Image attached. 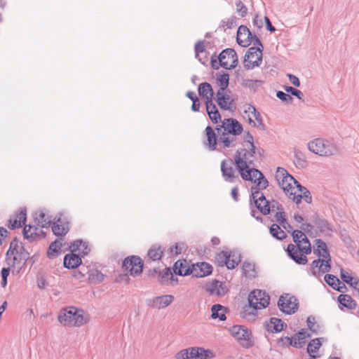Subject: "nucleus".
I'll return each instance as SVG.
<instances>
[{"instance_id": "f8f14e48", "label": "nucleus", "mask_w": 359, "mask_h": 359, "mask_svg": "<svg viewBox=\"0 0 359 359\" xmlns=\"http://www.w3.org/2000/svg\"><path fill=\"white\" fill-rule=\"evenodd\" d=\"M221 171L224 180L229 182H234L238 178L239 170L234 167V163L231 159L223 160L221 163Z\"/></svg>"}, {"instance_id": "5701e85b", "label": "nucleus", "mask_w": 359, "mask_h": 359, "mask_svg": "<svg viewBox=\"0 0 359 359\" xmlns=\"http://www.w3.org/2000/svg\"><path fill=\"white\" fill-rule=\"evenodd\" d=\"M41 233H42L41 229L34 226H25L23 229L25 238L29 241H34L41 237Z\"/></svg>"}, {"instance_id": "a211bd4d", "label": "nucleus", "mask_w": 359, "mask_h": 359, "mask_svg": "<svg viewBox=\"0 0 359 359\" xmlns=\"http://www.w3.org/2000/svg\"><path fill=\"white\" fill-rule=\"evenodd\" d=\"M252 34L249 29L244 25H241L237 32V43L243 46L248 47L251 43Z\"/></svg>"}, {"instance_id": "c85d7f7f", "label": "nucleus", "mask_w": 359, "mask_h": 359, "mask_svg": "<svg viewBox=\"0 0 359 359\" xmlns=\"http://www.w3.org/2000/svg\"><path fill=\"white\" fill-rule=\"evenodd\" d=\"M198 93L201 96L203 97L205 100H212L213 90L211 85L207 82L202 83L199 85Z\"/></svg>"}, {"instance_id": "e433bc0d", "label": "nucleus", "mask_w": 359, "mask_h": 359, "mask_svg": "<svg viewBox=\"0 0 359 359\" xmlns=\"http://www.w3.org/2000/svg\"><path fill=\"white\" fill-rule=\"evenodd\" d=\"M196 359H210L215 356L211 350L202 347H196Z\"/></svg>"}, {"instance_id": "f257e3e1", "label": "nucleus", "mask_w": 359, "mask_h": 359, "mask_svg": "<svg viewBox=\"0 0 359 359\" xmlns=\"http://www.w3.org/2000/svg\"><path fill=\"white\" fill-rule=\"evenodd\" d=\"M217 133L210 126H207L205 132L210 150H218L235 148L239 143L238 136L243 130L242 125L235 118H224L222 124L215 128Z\"/></svg>"}, {"instance_id": "13d9d810", "label": "nucleus", "mask_w": 359, "mask_h": 359, "mask_svg": "<svg viewBox=\"0 0 359 359\" xmlns=\"http://www.w3.org/2000/svg\"><path fill=\"white\" fill-rule=\"evenodd\" d=\"M277 97H278L280 100L285 102H290L292 101L293 98L291 95L283 93V91H278L276 93Z\"/></svg>"}, {"instance_id": "aec40b11", "label": "nucleus", "mask_w": 359, "mask_h": 359, "mask_svg": "<svg viewBox=\"0 0 359 359\" xmlns=\"http://www.w3.org/2000/svg\"><path fill=\"white\" fill-rule=\"evenodd\" d=\"M216 101L219 107L224 110H229L231 108L233 100L229 95L225 94L224 91L217 90L216 93Z\"/></svg>"}, {"instance_id": "6e6552de", "label": "nucleus", "mask_w": 359, "mask_h": 359, "mask_svg": "<svg viewBox=\"0 0 359 359\" xmlns=\"http://www.w3.org/2000/svg\"><path fill=\"white\" fill-rule=\"evenodd\" d=\"M255 149L249 148L248 150L245 148H241L237 150L234 156V161L238 170L248 168V167L253 164L252 158L255 154Z\"/></svg>"}, {"instance_id": "393cba45", "label": "nucleus", "mask_w": 359, "mask_h": 359, "mask_svg": "<svg viewBox=\"0 0 359 359\" xmlns=\"http://www.w3.org/2000/svg\"><path fill=\"white\" fill-rule=\"evenodd\" d=\"M325 281L334 290H336L339 292H343V289L346 287L345 285L341 283L339 278L332 274L325 275Z\"/></svg>"}, {"instance_id": "5fc2aeb1", "label": "nucleus", "mask_w": 359, "mask_h": 359, "mask_svg": "<svg viewBox=\"0 0 359 359\" xmlns=\"http://www.w3.org/2000/svg\"><path fill=\"white\" fill-rule=\"evenodd\" d=\"M341 278L342 280L347 284H351V283L353 281V280L355 278L352 276L348 272L344 271V269H341Z\"/></svg>"}, {"instance_id": "2f4dec72", "label": "nucleus", "mask_w": 359, "mask_h": 359, "mask_svg": "<svg viewBox=\"0 0 359 359\" xmlns=\"http://www.w3.org/2000/svg\"><path fill=\"white\" fill-rule=\"evenodd\" d=\"M222 254L225 259V264L229 269H234L241 262L240 257L238 255L231 253L227 255L226 252H222Z\"/></svg>"}, {"instance_id": "864d4df0", "label": "nucleus", "mask_w": 359, "mask_h": 359, "mask_svg": "<svg viewBox=\"0 0 359 359\" xmlns=\"http://www.w3.org/2000/svg\"><path fill=\"white\" fill-rule=\"evenodd\" d=\"M1 278H2V280L1 282V285L2 287L4 288L7 285V278L10 274V268L9 267L3 268L1 269Z\"/></svg>"}, {"instance_id": "69168bd1", "label": "nucleus", "mask_w": 359, "mask_h": 359, "mask_svg": "<svg viewBox=\"0 0 359 359\" xmlns=\"http://www.w3.org/2000/svg\"><path fill=\"white\" fill-rule=\"evenodd\" d=\"M278 344L281 347L289 346V344H291V337H281L278 340Z\"/></svg>"}, {"instance_id": "2eb2a0df", "label": "nucleus", "mask_w": 359, "mask_h": 359, "mask_svg": "<svg viewBox=\"0 0 359 359\" xmlns=\"http://www.w3.org/2000/svg\"><path fill=\"white\" fill-rule=\"evenodd\" d=\"M123 267L128 271L132 276H137L142 273L143 264L142 259L136 256L127 257L123 263Z\"/></svg>"}, {"instance_id": "8fccbe9b", "label": "nucleus", "mask_w": 359, "mask_h": 359, "mask_svg": "<svg viewBox=\"0 0 359 359\" xmlns=\"http://www.w3.org/2000/svg\"><path fill=\"white\" fill-rule=\"evenodd\" d=\"M294 153L297 163L301 166H304V164H306V158L304 154L301 151L297 149H295Z\"/></svg>"}, {"instance_id": "79ce46f5", "label": "nucleus", "mask_w": 359, "mask_h": 359, "mask_svg": "<svg viewBox=\"0 0 359 359\" xmlns=\"http://www.w3.org/2000/svg\"><path fill=\"white\" fill-rule=\"evenodd\" d=\"M200 269V272H197L195 273L196 276L204 277L212 273V266L205 262L201 263L200 265L198 266Z\"/></svg>"}, {"instance_id": "a878e982", "label": "nucleus", "mask_w": 359, "mask_h": 359, "mask_svg": "<svg viewBox=\"0 0 359 359\" xmlns=\"http://www.w3.org/2000/svg\"><path fill=\"white\" fill-rule=\"evenodd\" d=\"M292 235L293 241L295 243L294 245H297V244L304 245L302 248L308 251V248L306 249L305 247L307 248L306 245L311 243L304 233L299 230H294L292 231Z\"/></svg>"}, {"instance_id": "473e14b6", "label": "nucleus", "mask_w": 359, "mask_h": 359, "mask_svg": "<svg viewBox=\"0 0 359 359\" xmlns=\"http://www.w3.org/2000/svg\"><path fill=\"white\" fill-rule=\"evenodd\" d=\"M216 81L217 85L219 86L218 90L224 92L229 86V75L228 73L222 72L217 74Z\"/></svg>"}, {"instance_id": "338daca9", "label": "nucleus", "mask_w": 359, "mask_h": 359, "mask_svg": "<svg viewBox=\"0 0 359 359\" xmlns=\"http://www.w3.org/2000/svg\"><path fill=\"white\" fill-rule=\"evenodd\" d=\"M176 359H189L187 348L182 349L175 355Z\"/></svg>"}, {"instance_id": "0e129e2a", "label": "nucleus", "mask_w": 359, "mask_h": 359, "mask_svg": "<svg viewBox=\"0 0 359 359\" xmlns=\"http://www.w3.org/2000/svg\"><path fill=\"white\" fill-rule=\"evenodd\" d=\"M208 116L211 121L214 123H217L221 120V116L217 109L208 114Z\"/></svg>"}, {"instance_id": "37998d69", "label": "nucleus", "mask_w": 359, "mask_h": 359, "mask_svg": "<svg viewBox=\"0 0 359 359\" xmlns=\"http://www.w3.org/2000/svg\"><path fill=\"white\" fill-rule=\"evenodd\" d=\"M321 346V343L319 339H312L307 347L308 353L312 357V354L316 353V351L319 349Z\"/></svg>"}, {"instance_id": "f3484780", "label": "nucleus", "mask_w": 359, "mask_h": 359, "mask_svg": "<svg viewBox=\"0 0 359 359\" xmlns=\"http://www.w3.org/2000/svg\"><path fill=\"white\" fill-rule=\"evenodd\" d=\"M330 262L331 258L325 259L319 257V259L314 260L311 264L312 274L316 276L328 272L331 268Z\"/></svg>"}, {"instance_id": "9b49d317", "label": "nucleus", "mask_w": 359, "mask_h": 359, "mask_svg": "<svg viewBox=\"0 0 359 359\" xmlns=\"http://www.w3.org/2000/svg\"><path fill=\"white\" fill-rule=\"evenodd\" d=\"M262 61V52L260 47H251L245 55L244 64L247 69L258 67Z\"/></svg>"}, {"instance_id": "bb28decb", "label": "nucleus", "mask_w": 359, "mask_h": 359, "mask_svg": "<svg viewBox=\"0 0 359 359\" xmlns=\"http://www.w3.org/2000/svg\"><path fill=\"white\" fill-rule=\"evenodd\" d=\"M62 238H59L53 242L47 251V255L49 258H54L57 257L60 253L62 247Z\"/></svg>"}, {"instance_id": "20e7f679", "label": "nucleus", "mask_w": 359, "mask_h": 359, "mask_svg": "<svg viewBox=\"0 0 359 359\" xmlns=\"http://www.w3.org/2000/svg\"><path fill=\"white\" fill-rule=\"evenodd\" d=\"M275 178L284 193L290 198V194L297 189L299 183L283 168H278Z\"/></svg>"}, {"instance_id": "58836bf2", "label": "nucleus", "mask_w": 359, "mask_h": 359, "mask_svg": "<svg viewBox=\"0 0 359 359\" xmlns=\"http://www.w3.org/2000/svg\"><path fill=\"white\" fill-rule=\"evenodd\" d=\"M271 234L278 240H283L286 237V233L283 231L279 225L273 224L270 228Z\"/></svg>"}, {"instance_id": "4c0bfd02", "label": "nucleus", "mask_w": 359, "mask_h": 359, "mask_svg": "<svg viewBox=\"0 0 359 359\" xmlns=\"http://www.w3.org/2000/svg\"><path fill=\"white\" fill-rule=\"evenodd\" d=\"M163 252V251L160 246L156 247L154 245L150 248L147 255L149 259L153 261H156L161 259Z\"/></svg>"}, {"instance_id": "49530a36", "label": "nucleus", "mask_w": 359, "mask_h": 359, "mask_svg": "<svg viewBox=\"0 0 359 359\" xmlns=\"http://www.w3.org/2000/svg\"><path fill=\"white\" fill-rule=\"evenodd\" d=\"M174 273L176 275L185 276L187 274L188 270L183 266L182 262H176L173 267Z\"/></svg>"}, {"instance_id": "6e6d98bb", "label": "nucleus", "mask_w": 359, "mask_h": 359, "mask_svg": "<svg viewBox=\"0 0 359 359\" xmlns=\"http://www.w3.org/2000/svg\"><path fill=\"white\" fill-rule=\"evenodd\" d=\"M237 12L241 17H245L248 13V8L241 1L236 4Z\"/></svg>"}, {"instance_id": "423d86ee", "label": "nucleus", "mask_w": 359, "mask_h": 359, "mask_svg": "<svg viewBox=\"0 0 359 359\" xmlns=\"http://www.w3.org/2000/svg\"><path fill=\"white\" fill-rule=\"evenodd\" d=\"M239 173L244 180L253 182L256 184L254 187L259 188V190L266 189L269 185L264 175L255 168L248 167V168L239 170Z\"/></svg>"}, {"instance_id": "cd10ccee", "label": "nucleus", "mask_w": 359, "mask_h": 359, "mask_svg": "<svg viewBox=\"0 0 359 359\" xmlns=\"http://www.w3.org/2000/svg\"><path fill=\"white\" fill-rule=\"evenodd\" d=\"M26 221V210H22L18 215L9 219L11 229L21 227Z\"/></svg>"}, {"instance_id": "7c9ffc66", "label": "nucleus", "mask_w": 359, "mask_h": 359, "mask_svg": "<svg viewBox=\"0 0 359 359\" xmlns=\"http://www.w3.org/2000/svg\"><path fill=\"white\" fill-rule=\"evenodd\" d=\"M316 249L313 250L314 253H316L319 257H323L325 259L330 258V254L328 252L327 245L323 241L318 239L316 240Z\"/></svg>"}, {"instance_id": "4be33fe9", "label": "nucleus", "mask_w": 359, "mask_h": 359, "mask_svg": "<svg viewBox=\"0 0 359 359\" xmlns=\"http://www.w3.org/2000/svg\"><path fill=\"white\" fill-rule=\"evenodd\" d=\"M52 231L56 236H62L69 231V224L59 217L56 222H54L52 226Z\"/></svg>"}, {"instance_id": "7ed1b4c3", "label": "nucleus", "mask_w": 359, "mask_h": 359, "mask_svg": "<svg viewBox=\"0 0 359 359\" xmlns=\"http://www.w3.org/2000/svg\"><path fill=\"white\" fill-rule=\"evenodd\" d=\"M307 147L311 152L320 156H332L338 152V148L333 142L323 138L310 141Z\"/></svg>"}, {"instance_id": "3c124183", "label": "nucleus", "mask_w": 359, "mask_h": 359, "mask_svg": "<svg viewBox=\"0 0 359 359\" xmlns=\"http://www.w3.org/2000/svg\"><path fill=\"white\" fill-rule=\"evenodd\" d=\"M205 52V46H204V43L202 41H198L196 43L195 45V53H196V57L198 58V60L204 64L205 63V61H203L201 58L199 57V54L200 53H203Z\"/></svg>"}, {"instance_id": "09e8293b", "label": "nucleus", "mask_w": 359, "mask_h": 359, "mask_svg": "<svg viewBox=\"0 0 359 359\" xmlns=\"http://www.w3.org/2000/svg\"><path fill=\"white\" fill-rule=\"evenodd\" d=\"M268 205H269L267 207L269 209V213L271 212H276L280 210H281L283 209V205L275 200H272L271 201H268Z\"/></svg>"}, {"instance_id": "9d476101", "label": "nucleus", "mask_w": 359, "mask_h": 359, "mask_svg": "<svg viewBox=\"0 0 359 359\" xmlns=\"http://www.w3.org/2000/svg\"><path fill=\"white\" fill-rule=\"evenodd\" d=\"M219 66L226 69H233L238 64V57L232 48H226L222 51L218 57Z\"/></svg>"}, {"instance_id": "f704fd0d", "label": "nucleus", "mask_w": 359, "mask_h": 359, "mask_svg": "<svg viewBox=\"0 0 359 359\" xmlns=\"http://www.w3.org/2000/svg\"><path fill=\"white\" fill-rule=\"evenodd\" d=\"M338 301L342 306L349 309H355L357 306L355 302L348 294H340Z\"/></svg>"}, {"instance_id": "c9c22d12", "label": "nucleus", "mask_w": 359, "mask_h": 359, "mask_svg": "<svg viewBox=\"0 0 359 359\" xmlns=\"http://www.w3.org/2000/svg\"><path fill=\"white\" fill-rule=\"evenodd\" d=\"M159 281L161 284H173L174 275L170 269H165L159 275Z\"/></svg>"}, {"instance_id": "f03ea898", "label": "nucleus", "mask_w": 359, "mask_h": 359, "mask_svg": "<svg viewBox=\"0 0 359 359\" xmlns=\"http://www.w3.org/2000/svg\"><path fill=\"white\" fill-rule=\"evenodd\" d=\"M58 320L64 326L80 327L89 322L90 316L83 309L69 306L60 312Z\"/></svg>"}, {"instance_id": "bf43d9fd", "label": "nucleus", "mask_w": 359, "mask_h": 359, "mask_svg": "<svg viewBox=\"0 0 359 359\" xmlns=\"http://www.w3.org/2000/svg\"><path fill=\"white\" fill-rule=\"evenodd\" d=\"M258 82V80L244 79L243 81L242 85L247 88H254L257 86V83Z\"/></svg>"}, {"instance_id": "a19ab883", "label": "nucleus", "mask_w": 359, "mask_h": 359, "mask_svg": "<svg viewBox=\"0 0 359 359\" xmlns=\"http://www.w3.org/2000/svg\"><path fill=\"white\" fill-rule=\"evenodd\" d=\"M314 224L316 228L322 233H326L332 230L330 224L324 219L318 218Z\"/></svg>"}, {"instance_id": "a18cd8bd", "label": "nucleus", "mask_w": 359, "mask_h": 359, "mask_svg": "<svg viewBox=\"0 0 359 359\" xmlns=\"http://www.w3.org/2000/svg\"><path fill=\"white\" fill-rule=\"evenodd\" d=\"M271 323L273 325V330L276 332L282 331L286 326V324H285L280 319L276 318H271Z\"/></svg>"}, {"instance_id": "774afa93", "label": "nucleus", "mask_w": 359, "mask_h": 359, "mask_svg": "<svg viewBox=\"0 0 359 359\" xmlns=\"http://www.w3.org/2000/svg\"><path fill=\"white\" fill-rule=\"evenodd\" d=\"M287 76L289 78V80L290 81L294 86H297V87H299L300 86V82H299V79L293 75V74H287Z\"/></svg>"}, {"instance_id": "ddd939ff", "label": "nucleus", "mask_w": 359, "mask_h": 359, "mask_svg": "<svg viewBox=\"0 0 359 359\" xmlns=\"http://www.w3.org/2000/svg\"><path fill=\"white\" fill-rule=\"evenodd\" d=\"M278 306L280 311L287 313H294L298 309L297 300L289 294L282 295L279 298Z\"/></svg>"}, {"instance_id": "dca6fc26", "label": "nucleus", "mask_w": 359, "mask_h": 359, "mask_svg": "<svg viewBox=\"0 0 359 359\" xmlns=\"http://www.w3.org/2000/svg\"><path fill=\"white\" fill-rule=\"evenodd\" d=\"M295 203L299 204L302 199H304L307 203H311L312 201V197L310 191L300 184L297 185L296 191L290 194V198Z\"/></svg>"}, {"instance_id": "b1692460", "label": "nucleus", "mask_w": 359, "mask_h": 359, "mask_svg": "<svg viewBox=\"0 0 359 359\" xmlns=\"http://www.w3.org/2000/svg\"><path fill=\"white\" fill-rule=\"evenodd\" d=\"M81 263V259L76 254H67L64 258V266L67 269H75Z\"/></svg>"}, {"instance_id": "680f3d73", "label": "nucleus", "mask_w": 359, "mask_h": 359, "mask_svg": "<svg viewBox=\"0 0 359 359\" xmlns=\"http://www.w3.org/2000/svg\"><path fill=\"white\" fill-rule=\"evenodd\" d=\"M205 107L208 114L217 109L216 105L212 102V100H205Z\"/></svg>"}, {"instance_id": "39448f33", "label": "nucleus", "mask_w": 359, "mask_h": 359, "mask_svg": "<svg viewBox=\"0 0 359 359\" xmlns=\"http://www.w3.org/2000/svg\"><path fill=\"white\" fill-rule=\"evenodd\" d=\"M304 245L302 244H297V245L289 244L287 248L288 256L298 264L305 265L308 262L306 255L311 252V244H308L307 248L305 247L306 249L308 248V251L302 248Z\"/></svg>"}, {"instance_id": "052dcab7", "label": "nucleus", "mask_w": 359, "mask_h": 359, "mask_svg": "<svg viewBox=\"0 0 359 359\" xmlns=\"http://www.w3.org/2000/svg\"><path fill=\"white\" fill-rule=\"evenodd\" d=\"M183 249H184L183 244H176L175 245L172 246L170 250L171 255H178L182 252Z\"/></svg>"}, {"instance_id": "6ab92c4d", "label": "nucleus", "mask_w": 359, "mask_h": 359, "mask_svg": "<svg viewBox=\"0 0 359 359\" xmlns=\"http://www.w3.org/2000/svg\"><path fill=\"white\" fill-rule=\"evenodd\" d=\"M174 297L165 294L156 297L151 300V306L157 309H162L169 306L173 301Z\"/></svg>"}, {"instance_id": "c756f323", "label": "nucleus", "mask_w": 359, "mask_h": 359, "mask_svg": "<svg viewBox=\"0 0 359 359\" xmlns=\"http://www.w3.org/2000/svg\"><path fill=\"white\" fill-rule=\"evenodd\" d=\"M35 222L41 227H48L51 224V220L43 210H39L34 215Z\"/></svg>"}, {"instance_id": "0eeeda50", "label": "nucleus", "mask_w": 359, "mask_h": 359, "mask_svg": "<svg viewBox=\"0 0 359 359\" xmlns=\"http://www.w3.org/2000/svg\"><path fill=\"white\" fill-rule=\"evenodd\" d=\"M231 334L245 348L252 346L254 342L251 332L242 325H233L229 329Z\"/></svg>"}, {"instance_id": "412c9836", "label": "nucleus", "mask_w": 359, "mask_h": 359, "mask_svg": "<svg viewBox=\"0 0 359 359\" xmlns=\"http://www.w3.org/2000/svg\"><path fill=\"white\" fill-rule=\"evenodd\" d=\"M208 291L212 295L223 296L226 293L227 288L223 283L219 280H214L209 285Z\"/></svg>"}, {"instance_id": "1a4fd4ad", "label": "nucleus", "mask_w": 359, "mask_h": 359, "mask_svg": "<svg viewBox=\"0 0 359 359\" xmlns=\"http://www.w3.org/2000/svg\"><path fill=\"white\" fill-rule=\"evenodd\" d=\"M269 296L264 291L253 290L248 297L249 309L257 310L266 308L269 304Z\"/></svg>"}, {"instance_id": "ea45409f", "label": "nucleus", "mask_w": 359, "mask_h": 359, "mask_svg": "<svg viewBox=\"0 0 359 359\" xmlns=\"http://www.w3.org/2000/svg\"><path fill=\"white\" fill-rule=\"evenodd\" d=\"M243 271L247 277L254 278L256 276L255 266L252 263L245 262L243 265Z\"/></svg>"}, {"instance_id": "4468645a", "label": "nucleus", "mask_w": 359, "mask_h": 359, "mask_svg": "<svg viewBox=\"0 0 359 359\" xmlns=\"http://www.w3.org/2000/svg\"><path fill=\"white\" fill-rule=\"evenodd\" d=\"M252 197L257 208L264 215L269 214V209L268 207V201L266 199L263 193H262L259 188H251Z\"/></svg>"}, {"instance_id": "de8ad7c7", "label": "nucleus", "mask_w": 359, "mask_h": 359, "mask_svg": "<svg viewBox=\"0 0 359 359\" xmlns=\"http://www.w3.org/2000/svg\"><path fill=\"white\" fill-rule=\"evenodd\" d=\"M310 337L309 333L306 330L302 329L299 331L294 337L297 339L298 341L301 342L302 346H303L305 343V339Z\"/></svg>"}, {"instance_id": "603ef678", "label": "nucleus", "mask_w": 359, "mask_h": 359, "mask_svg": "<svg viewBox=\"0 0 359 359\" xmlns=\"http://www.w3.org/2000/svg\"><path fill=\"white\" fill-rule=\"evenodd\" d=\"M285 90L287 93H291L292 95L296 96L299 100H302V97H304L303 93L300 90H299L292 86H285Z\"/></svg>"}, {"instance_id": "e2e57ef3", "label": "nucleus", "mask_w": 359, "mask_h": 359, "mask_svg": "<svg viewBox=\"0 0 359 359\" xmlns=\"http://www.w3.org/2000/svg\"><path fill=\"white\" fill-rule=\"evenodd\" d=\"M81 244H82V241L81 240H76V241H74L69 245L70 250L72 252H76V251L79 252V249H80V247L81 246Z\"/></svg>"}, {"instance_id": "72a5a7b5", "label": "nucleus", "mask_w": 359, "mask_h": 359, "mask_svg": "<svg viewBox=\"0 0 359 359\" xmlns=\"http://www.w3.org/2000/svg\"><path fill=\"white\" fill-rule=\"evenodd\" d=\"M224 307L220 304H215L211 309V317L213 319L219 318L220 320H225L226 316Z\"/></svg>"}, {"instance_id": "c03bdc74", "label": "nucleus", "mask_w": 359, "mask_h": 359, "mask_svg": "<svg viewBox=\"0 0 359 359\" xmlns=\"http://www.w3.org/2000/svg\"><path fill=\"white\" fill-rule=\"evenodd\" d=\"M286 215L285 211L283 210H280L275 213V217L276 221L283 226L284 229H287L286 224H287V221L286 219Z\"/></svg>"}, {"instance_id": "4d7b16f0", "label": "nucleus", "mask_w": 359, "mask_h": 359, "mask_svg": "<svg viewBox=\"0 0 359 359\" xmlns=\"http://www.w3.org/2000/svg\"><path fill=\"white\" fill-rule=\"evenodd\" d=\"M243 140L245 143L249 144V146H248V148L256 149V147L254 144V138L249 132L245 133Z\"/></svg>"}]
</instances>
